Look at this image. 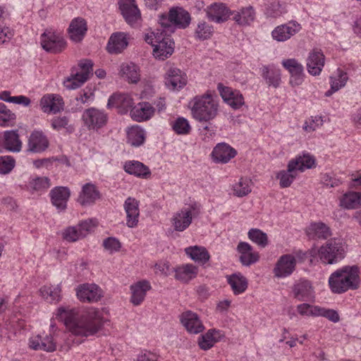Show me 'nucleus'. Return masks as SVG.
<instances>
[{
    "label": "nucleus",
    "instance_id": "69168bd1",
    "mask_svg": "<svg viewBox=\"0 0 361 361\" xmlns=\"http://www.w3.org/2000/svg\"><path fill=\"white\" fill-rule=\"evenodd\" d=\"M79 234V228L78 226L68 227L63 233V238L69 242H75L78 240L82 238V236Z\"/></svg>",
    "mask_w": 361,
    "mask_h": 361
},
{
    "label": "nucleus",
    "instance_id": "412c9836",
    "mask_svg": "<svg viewBox=\"0 0 361 361\" xmlns=\"http://www.w3.org/2000/svg\"><path fill=\"white\" fill-rule=\"evenodd\" d=\"M181 324L190 334H198L204 330V326L198 315L191 311L183 312L180 316Z\"/></svg>",
    "mask_w": 361,
    "mask_h": 361
},
{
    "label": "nucleus",
    "instance_id": "393cba45",
    "mask_svg": "<svg viewBox=\"0 0 361 361\" xmlns=\"http://www.w3.org/2000/svg\"><path fill=\"white\" fill-rule=\"evenodd\" d=\"M218 90L223 99L233 109H239L244 104V98L239 92H233L231 88L224 87L221 84L218 85Z\"/></svg>",
    "mask_w": 361,
    "mask_h": 361
},
{
    "label": "nucleus",
    "instance_id": "e433bc0d",
    "mask_svg": "<svg viewBox=\"0 0 361 361\" xmlns=\"http://www.w3.org/2000/svg\"><path fill=\"white\" fill-rule=\"evenodd\" d=\"M2 147L13 152H18L21 150L22 142L17 130H6L4 132Z\"/></svg>",
    "mask_w": 361,
    "mask_h": 361
},
{
    "label": "nucleus",
    "instance_id": "2eb2a0df",
    "mask_svg": "<svg viewBox=\"0 0 361 361\" xmlns=\"http://www.w3.org/2000/svg\"><path fill=\"white\" fill-rule=\"evenodd\" d=\"M77 296L83 302H97L102 296V290L95 284H82L77 288Z\"/></svg>",
    "mask_w": 361,
    "mask_h": 361
},
{
    "label": "nucleus",
    "instance_id": "6e6552de",
    "mask_svg": "<svg viewBox=\"0 0 361 361\" xmlns=\"http://www.w3.org/2000/svg\"><path fill=\"white\" fill-rule=\"evenodd\" d=\"M82 119L89 130H98L106 124L108 117L103 111L92 107L83 112Z\"/></svg>",
    "mask_w": 361,
    "mask_h": 361
},
{
    "label": "nucleus",
    "instance_id": "052dcab7",
    "mask_svg": "<svg viewBox=\"0 0 361 361\" xmlns=\"http://www.w3.org/2000/svg\"><path fill=\"white\" fill-rule=\"evenodd\" d=\"M338 76L341 78L340 83H336V80L331 79V90L325 92L326 97L331 96L334 92L338 91L340 88L343 87L348 80L347 74L343 71H338Z\"/></svg>",
    "mask_w": 361,
    "mask_h": 361
},
{
    "label": "nucleus",
    "instance_id": "72a5a7b5",
    "mask_svg": "<svg viewBox=\"0 0 361 361\" xmlns=\"http://www.w3.org/2000/svg\"><path fill=\"white\" fill-rule=\"evenodd\" d=\"M297 162L289 161L287 170H282L276 175L279 179L280 186L283 188L289 187L298 175Z\"/></svg>",
    "mask_w": 361,
    "mask_h": 361
},
{
    "label": "nucleus",
    "instance_id": "ea45409f",
    "mask_svg": "<svg viewBox=\"0 0 361 361\" xmlns=\"http://www.w3.org/2000/svg\"><path fill=\"white\" fill-rule=\"evenodd\" d=\"M185 253L195 262L205 264L209 259V254L205 247L201 246H190L185 249Z\"/></svg>",
    "mask_w": 361,
    "mask_h": 361
},
{
    "label": "nucleus",
    "instance_id": "3c124183",
    "mask_svg": "<svg viewBox=\"0 0 361 361\" xmlns=\"http://www.w3.org/2000/svg\"><path fill=\"white\" fill-rule=\"evenodd\" d=\"M16 118V114L11 112L4 103H0V126H13Z\"/></svg>",
    "mask_w": 361,
    "mask_h": 361
},
{
    "label": "nucleus",
    "instance_id": "4c0bfd02",
    "mask_svg": "<svg viewBox=\"0 0 361 361\" xmlns=\"http://www.w3.org/2000/svg\"><path fill=\"white\" fill-rule=\"evenodd\" d=\"M119 75L130 83H137L140 80L139 68L133 63H122Z\"/></svg>",
    "mask_w": 361,
    "mask_h": 361
},
{
    "label": "nucleus",
    "instance_id": "e2e57ef3",
    "mask_svg": "<svg viewBox=\"0 0 361 361\" xmlns=\"http://www.w3.org/2000/svg\"><path fill=\"white\" fill-rule=\"evenodd\" d=\"M322 124L323 119L322 116H312L309 121H305L303 130L307 133H311L314 131L318 127L322 126Z\"/></svg>",
    "mask_w": 361,
    "mask_h": 361
},
{
    "label": "nucleus",
    "instance_id": "864d4df0",
    "mask_svg": "<svg viewBox=\"0 0 361 361\" xmlns=\"http://www.w3.org/2000/svg\"><path fill=\"white\" fill-rule=\"evenodd\" d=\"M247 235L252 242L262 247H266L268 244L267 235L258 228H251Z\"/></svg>",
    "mask_w": 361,
    "mask_h": 361
},
{
    "label": "nucleus",
    "instance_id": "5701e85b",
    "mask_svg": "<svg viewBox=\"0 0 361 361\" xmlns=\"http://www.w3.org/2000/svg\"><path fill=\"white\" fill-rule=\"evenodd\" d=\"M30 347L35 350H42L47 352H54L56 349V345L51 335L42 336L37 335L29 341Z\"/></svg>",
    "mask_w": 361,
    "mask_h": 361
},
{
    "label": "nucleus",
    "instance_id": "f03ea898",
    "mask_svg": "<svg viewBox=\"0 0 361 361\" xmlns=\"http://www.w3.org/2000/svg\"><path fill=\"white\" fill-rule=\"evenodd\" d=\"M329 284L332 292L341 294L359 288V269L356 266H345L331 274Z\"/></svg>",
    "mask_w": 361,
    "mask_h": 361
},
{
    "label": "nucleus",
    "instance_id": "dca6fc26",
    "mask_svg": "<svg viewBox=\"0 0 361 361\" xmlns=\"http://www.w3.org/2000/svg\"><path fill=\"white\" fill-rule=\"evenodd\" d=\"M126 213V225L129 228L137 226L140 216L139 201L135 198L128 197L123 204Z\"/></svg>",
    "mask_w": 361,
    "mask_h": 361
},
{
    "label": "nucleus",
    "instance_id": "ddd939ff",
    "mask_svg": "<svg viewBox=\"0 0 361 361\" xmlns=\"http://www.w3.org/2000/svg\"><path fill=\"white\" fill-rule=\"evenodd\" d=\"M325 63V56L318 49L312 50L307 58V68L312 75H319Z\"/></svg>",
    "mask_w": 361,
    "mask_h": 361
},
{
    "label": "nucleus",
    "instance_id": "9d476101",
    "mask_svg": "<svg viewBox=\"0 0 361 361\" xmlns=\"http://www.w3.org/2000/svg\"><path fill=\"white\" fill-rule=\"evenodd\" d=\"M296 259L292 255H283L277 261L274 269L275 276L278 278L286 277L295 270Z\"/></svg>",
    "mask_w": 361,
    "mask_h": 361
},
{
    "label": "nucleus",
    "instance_id": "6ab92c4d",
    "mask_svg": "<svg viewBox=\"0 0 361 361\" xmlns=\"http://www.w3.org/2000/svg\"><path fill=\"white\" fill-rule=\"evenodd\" d=\"M40 106L44 113L56 114L63 110L64 103L58 94H47L41 99Z\"/></svg>",
    "mask_w": 361,
    "mask_h": 361
},
{
    "label": "nucleus",
    "instance_id": "aec40b11",
    "mask_svg": "<svg viewBox=\"0 0 361 361\" xmlns=\"http://www.w3.org/2000/svg\"><path fill=\"white\" fill-rule=\"evenodd\" d=\"M133 104V99L128 94L115 93L109 97L107 107H116L120 114H124L132 107Z\"/></svg>",
    "mask_w": 361,
    "mask_h": 361
},
{
    "label": "nucleus",
    "instance_id": "680f3d73",
    "mask_svg": "<svg viewBox=\"0 0 361 361\" xmlns=\"http://www.w3.org/2000/svg\"><path fill=\"white\" fill-rule=\"evenodd\" d=\"M15 166V160L13 157L6 156L0 157V173H8Z\"/></svg>",
    "mask_w": 361,
    "mask_h": 361
},
{
    "label": "nucleus",
    "instance_id": "a18cd8bd",
    "mask_svg": "<svg viewBox=\"0 0 361 361\" xmlns=\"http://www.w3.org/2000/svg\"><path fill=\"white\" fill-rule=\"evenodd\" d=\"M341 206L348 209L360 207L361 193L357 192L345 193L341 200Z\"/></svg>",
    "mask_w": 361,
    "mask_h": 361
},
{
    "label": "nucleus",
    "instance_id": "a211bd4d",
    "mask_svg": "<svg viewBox=\"0 0 361 361\" xmlns=\"http://www.w3.org/2000/svg\"><path fill=\"white\" fill-rule=\"evenodd\" d=\"M194 209L191 206L190 208L182 209L174 214L171 223L175 231L181 232L189 227L192 220V210Z\"/></svg>",
    "mask_w": 361,
    "mask_h": 361
},
{
    "label": "nucleus",
    "instance_id": "58836bf2",
    "mask_svg": "<svg viewBox=\"0 0 361 361\" xmlns=\"http://www.w3.org/2000/svg\"><path fill=\"white\" fill-rule=\"evenodd\" d=\"M227 281L235 295H239L245 292L247 288V280L240 273L228 276Z\"/></svg>",
    "mask_w": 361,
    "mask_h": 361
},
{
    "label": "nucleus",
    "instance_id": "49530a36",
    "mask_svg": "<svg viewBox=\"0 0 361 361\" xmlns=\"http://www.w3.org/2000/svg\"><path fill=\"white\" fill-rule=\"evenodd\" d=\"M262 78L269 86L278 87L281 82V72L278 69L270 68L269 66H263Z\"/></svg>",
    "mask_w": 361,
    "mask_h": 361
},
{
    "label": "nucleus",
    "instance_id": "37998d69",
    "mask_svg": "<svg viewBox=\"0 0 361 361\" xmlns=\"http://www.w3.org/2000/svg\"><path fill=\"white\" fill-rule=\"evenodd\" d=\"M125 171L138 177H146L150 174L149 168L137 161H130L124 165Z\"/></svg>",
    "mask_w": 361,
    "mask_h": 361
},
{
    "label": "nucleus",
    "instance_id": "4468645a",
    "mask_svg": "<svg viewBox=\"0 0 361 361\" xmlns=\"http://www.w3.org/2000/svg\"><path fill=\"white\" fill-rule=\"evenodd\" d=\"M294 298L299 301H312L314 289L312 283L307 280H300L295 283L292 287Z\"/></svg>",
    "mask_w": 361,
    "mask_h": 361
},
{
    "label": "nucleus",
    "instance_id": "a19ab883",
    "mask_svg": "<svg viewBox=\"0 0 361 361\" xmlns=\"http://www.w3.org/2000/svg\"><path fill=\"white\" fill-rule=\"evenodd\" d=\"M222 334L220 331L216 329H209L205 334L202 335L199 339L198 343L201 349H210L215 343L218 342Z\"/></svg>",
    "mask_w": 361,
    "mask_h": 361
},
{
    "label": "nucleus",
    "instance_id": "39448f33",
    "mask_svg": "<svg viewBox=\"0 0 361 361\" xmlns=\"http://www.w3.org/2000/svg\"><path fill=\"white\" fill-rule=\"evenodd\" d=\"M80 71H72L69 77L64 81V86L68 90H75L80 87L89 78L90 75L92 73L93 63L91 60L84 59L78 63Z\"/></svg>",
    "mask_w": 361,
    "mask_h": 361
},
{
    "label": "nucleus",
    "instance_id": "9b49d317",
    "mask_svg": "<svg viewBox=\"0 0 361 361\" xmlns=\"http://www.w3.org/2000/svg\"><path fill=\"white\" fill-rule=\"evenodd\" d=\"M207 18L215 23H221L226 21L233 13L223 3H214L206 8Z\"/></svg>",
    "mask_w": 361,
    "mask_h": 361
},
{
    "label": "nucleus",
    "instance_id": "f257e3e1",
    "mask_svg": "<svg viewBox=\"0 0 361 361\" xmlns=\"http://www.w3.org/2000/svg\"><path fill=\"white\" fill-rule=\"evenodd\" d=\"M56 318L63 322L73 334L84 337L96 334L104 323L101 312L94 308L59 307Z\"/></svg>",
    "mask_w": 361,
    "mask_h": 361
},
{
    "label": "nucleus",
    "instance_id": "bb28decb",
    "mask_svg": "<svg viewBox=\"0 0 361 361\" xmlns=\"http://www.w3.org/2000/svg\"><path fill=\"white\" fill-rule=\"evenodd\" d=\"M187 83L185 75H183L180 69L170 68L165 78L166 87L172 90L183 88Z\"/></svg>",
    "mask_w": 361,
    "mask_h": 361
},
{
    "label": "nucleus",
    "instance_id": "20e7f679",
    "mask_svg": "<svg viewBox=\"0 0 361 361\" xmlns=\"http://www.w3.org/2000/svg\"><path fill=\"white\" fill-rule=\"evenodd\" d=\"M345 244L341 238H331L321 246L318 253L321 261L325 264H336L344 258Z\"/></svg>",
    "mask_w": 361,
    "mask_h": 361
},
{
    "label": "nucleus",
    "instance_id": "a878e982",
    "mask_svg": "<svg viewBox=\"0 0 361 361\" xmlns=\"http://www.w3.org/2000/svg\"><path fill=\"white\" fill-rule=\"evenodd\" d=\"M128 44V42L125 33H113L109 39L106 50L111 54H118L121 53Z\"/></svg>",
    "mask_w": 361,
    "mask_h": 361
},
{
    "label": "nucleus",
    "instance_id": "774afa93",
    "mask_svg": "<svg viewBox=\"0 0 361 361\" xmlns=\"http://www.w3.org/2000/svg\"><path fill=\"white\" fill-rule=\"evenodd\" d=\"M322 183L324 185L329 188L337 187L341 184V181L328 173H325L322 176Z\"/></svg>",
    "mask_w": 361,
    "mask_h": 361
},
{
    "label": "nucleus",
    "instance_id": "1a4fd4ad",
    "mask_svg": "<svg viewBox=\"0 0 361 361\" xmlns=\"http://www.w3.org/2000/svg\"><path fill=\"white\" fill-rule=\"evenodd\" d=\"M281 64L290 75L289 82L292 86H298L302 83L305 75L304 68L298 60L295 59H284Z\"/></svg>",
    "mask_w": 361,
    "mask_h": 361
},
{
    "label": "nucleus",
    "instance_id": "6e6d98bb",
    "mask_svg": "<svg viewBox=\"0 0 361 361\" xmlns=\"http://www.w3.org/2000/svg\"><path fill=\"white\" fill-rule=\"evenodd\" d=\"M173 130L178 135L188 134L191 127L188 120L183 117L178 118L173 123Z\"/></svg>",
    "mask_w": 361,
    "mask_h": 361
},
{
    "label": "nucleus",
    "instance_id": "4d7b16f0",
    "mask_svg": "<svg viewBox=\"0 0 361 361\" xmlns=\"http://www.w3.org/2000/svg\"><path fill=\"white\" fill-rule=\"evenodd\" d=\"M172 20L171 19L170 12L168 16L161 15L159 18V24L161 29H159V32H163L164 35H170L171 33L175 31L173 24H172Z\"/></svg>",
    "mask_w": 361,
    "mask_h": 361
},
{
    "label": "nucleus",
    "instance_id": "4be33fe9",
    "mask_svg": "<svg viewBox=\"0 0 361 361\" xmlns=\"http://www.w3.org/2000/svg\"><path fill=\"white\" fill-rule=\"evenodd\" d=\"M51 203L59 210H64L71 195L70 190L66 187H55L50 191Z\"/></svg>",
    "mask_w": 361,
    "mask_h": 361
},
{
    "label": "nucleus",
    "instance_id": "79ce46f5",
    "mask_svg": "<svg viewBox=\"0 0 361 361\" xmlns=\"http://www.w3.org/2000/svg\"><path fill=\"white\" fill-rule=\"evenodd\" d=\"M197 274V267L191 264H187L176 269L175 278L187 283Z\"/></svg>",
    "mask_w": 361,
    "mask_h": 361
},
{
    "label": "nucleus",
    "instance_id": "0e129e2a",
    "mask_svg": "<svg viewBox=\"0 0 361 361\" xmlns=\"http://www.w3.org/2000/svg\"><path fill=\"white\" fill-rule=\"evenodd\" d=\"M103 246L106 250L112 253L120 250L121 243L117 238L109 237L103 241Z\"/></svg>",
    "mask_w": 361,
    "mask_h": 361
},
{
    "label": "nucleus",
    "instance_id": "473e14b6",
    "mask_svg": "<svg viewBox=\"0 0 361 361\" xmlns=\"http://www.w3.org/2000/svg\"><path fill=\"white\" fill-rule=\"evenodd\" d=\"M154 108L148 102L139 103L130 110L131 118L137 122L148 120L154 114Z\"/></svg>",
    "mask_w": 361,
    "mask_h": 361
},
{
    "label": "nucleus",
    "instance_id": "2f4dec72",
    "mask_svg": "<svg viewBox=\"0 0 361 361\" xmlns=\"http://www.w3.org/2000/svg\"><path fill=\"white\" fill-rule=\"evenodd\" d=\"M151 286L147 281H140L130 286L132 293L130 301L134 305H139L145 299L146 293Z\"/></svg>",
    "mask_w": 361,
    "mask_h": 361
},
{
    "label": "nucleus",
    "instance_id": "13d9d810",
    "mask_svg": "<svg viewBox=\"0 0 361 361\" xmlns=\"http://www.w3.org/2000/svg\"><path fill=\"white\" fill-rule=\"evenodd\" d=\"M313 314L314 316H322L330 321L336 323L340 320L339 315L336 310L322 308L317 306V308H314Z\"/></svg>",
    "mask_w": 361,
    "mask_h": 361
},
{
    "label": "nucleus",
    "instance_id": "de8ad7c7",
    "mask_svg": "<svg viewBox=\"0 0 361 361\" xmlns=\"http://www.w3.org/2000/svg\"><path fill=\"white\" fill-rule=\"evenodd\" d=\"M252 182L247 178H240L239 180L233 185V195L242 197L247 195L252 191Z\"/></svg>",
    "mask_w": 361,
    "mask_h": 361
},
{
    "label": "nucleus",
    "instance_id": "09e8293b",
    "mask_svg": "<svg viewBox=\"0 0 361 361\" xmlns=\"http://www.w3.org/2000/svg\"><path fill=\"white\" fill-rule=\"evenodd\" d=\"M128 143L138 147L143 144L145 137L143 130L138 127L130 128L127 133Z\"/></svg>",
    "mask_w": 361,
    "mask_h": 361
},
{
    "label": "nucleus",
    "instance_id": "bf43d9fd",
    "mask_svg": "<svg viewBox=\"0 0 361 361\" xmlns=\"http://www.w3.org/2000/svg\"><path fill=\"white\" fill-rule=\"evenodd\" d=\"M97 225L96 219H87L85 220L78 224V227L79 228V235H82V238L86 237L90 233L94 227Z\"/></svg>",
    "mask_w": 361,
    "mask_h": 361
},
{
    "label": "nucleus",
    "instance_id": "5fc2aeb1",
    "mask_svg": "<svg viewBox=\"0 0 361 361\" xmlns=\"http://www.w3.org/2000/svg\"><path fill=\"white\" fill-rule=\"evenodd\" d=\"M50 186V180L47 177H37L30 182V188L37 192L44 191Z\"/></svg>",
    "mask_w": 361,
    "mask_h": 361
},
{
    "label": "nucleus",
    "instance_id": "f3484780",
    "mask_svg": "<svg viewBox=\"0 0 361 361\" xmlns=\"http://www.w3.org/2000/svg\"><path fill=\"white\" fill-rule=\"evenodd\" d=\"M100 198L101 194L96 185L92 183H87L82 185L78 202L82 206H89L94 204Z\"/></svg>",
    "mask_w": 361,
    "mask_h": 361
},
{
    "label": "nucleus",
    "instance_id": "603ef678",
    "mask_svg": "<svg viewBox=\"0 0 361 361\" xmlns=\"http://www.w3.org/2000/svg\"><path fill=\"white\" fill-rule=\"evenodd\" d=\"M290 161L297 162L296 169L298 171H303L305 169H311L315 165V159L310 154H303Z\"/></svg>",
    "mask_w": 361,
    "mask_h": 361
},
{
    "label": "nucleus",
    "instance_id": "f8f14e48",
    "mask_svg": "<svg viewBox=\"0 0 361 361\" xmlns=\"http://www.w3.org/2000/svg\"><path fill=\"white\" fill-rule=\"evenodd\" d=\"M301 26L296 21L292 20L287 24L277 26L271 32L274 39L278 42H284L298 33Z\"/></svg>",
    "mask_w": 361,
    "mask_h": 361
},
{
    "label": "nucleus",
    "instance_id": "7c9ffc66",
    "mask_svg": "<svg viewBox=\"0 0 361 361\" xmlns=\"http://www.w3.org/2000/svg\"><path fill=\"white\" fill-rule=\"evenodd\" d=\"M120 9L123 18L129 24L134 23L140 17V12L134 0H124L120 4Z\"/></svg>",
    "mask_w": 361,
    "mask_h": 361
},
{
    "label": "nucleus",
    "instance_id": "7ed1b4c3",
    "mask_svg": "<svg viewBox=\"0 0 361 361\" xmlns=\"http://www.w3.org/2000/svg\"><path fill=\"white\" fill-rule=\"evenodd\" d=\"M192 117L200 123H209L219 111V103L211 93L195 96L190 102Z\"/></svg>",
    "mask_w": 361,
    "mask_h": 361
},
{
    "label": "nucleus",
    "instance_id": "423d86ee",
    "mask_svg": "<svg viewBox=\"0 0 361 361\" xmlns=\"http://www.w3.org/2000/svg\"><path fill=\"white\" fill-rule=\"evenodd\" d=\"M41 45L46 51L58 54L66 49V42L59 33L47 30L41 35Z\"/></svg>",
    "mask_w": 361,
    "mask_h": 361
},
{
    "label": "nucleus",
    "instance_id": "c03bdc74",
    "mask_svg": "<svg viewBox=\"0 0 361 361\" xmlns=\"http://www.w3.org/2000/svg\"><path fill=\"white\" fill-rule=\"evenodd\" d=\"M255 17V13L252 6L243 8L240 11L234 13L233 19L240 25H250Z\"/></svg>",
    "mask_w": 361,
    "mask_h": 361
},
{
    "label": "nucleus",
    "instance_id": "0eeeda50",
    "mask_svg": "<svg viewBox=\"0 0 361 361\" xmlns=\"http://www.w3.org/2000/svg\"><path fill=\"white\" fill-rule=\"evenodd\" d=\"M155 43L154 44L153 55L156 59L164 60L169 57L174 51V42L171 39L170 35H163L155 36Z\"/></svg>",
    "mask_w": 361,
    "mask_h": 361
},
{
    "label": "nucleus",
    "instance_id": "c9c22d12",
    "mask_svg": "<svg viewBox=\"0 0 361 361\" xmlns=\"http://www.w3.org/2000/svg\"><path fill=\"white\" fill-rule=\"evenodd\" d=\"M306 233L311 239H326L331 235L329 227L322 222L311 224L307 228Z\"/></svg>",
    "mask_w": 361,
    "mask_h": 361
},
{
    "label": "nucleus",
    "instance_id": "b1692460",
    "mask_svg": "<svg viewBox=\"0 0 361 361\" xmlns=\"http://www.w3.org/2000/svg\"><path fill=\"white\" fill-rule=\"evenodd\" d=\"M237 250L240 254L239 259L244 266L249 267L259 260L258 252H254L252 247L247 243L240 242L237 246Z\"/></svg>",
    "mask_w": 361,
    "mask_h": 361
},
{
    "label": "nucleus",
    "instance_id": "c756f323",
    "mask_svg": "<svg viewBox=\"0 0 361 361\" xmlns=\"http://www.w3.org/2000/svg\"><path fill=\"white\" fill-rule=\"evenodd\" d=\"M86 21L82 18H75L70 23L68 33L70 38L75 42H80L87 32Z\"/></svg>",
    "mask_w": 361,
    "mask_h": 361
},
{
    "label": "nucleus",
    "instance_id": "c85d7f7f",
    "mask_svg": "<svg viewBox=\"0 0 361 361\" xmlns=\"http://www.w3.org/2000/svg\"><path fill=\"white\" fill-rule=\"evenodd\" d=\"M212 154L215 161L225 164L235 156L236 151L226 143H220L214 148Z\"/></svg>",
    "mask_w": 361,
    "mask_h": 361
},
{
    "label": "nucleus",
    "instance_id": "8fccbe9b",
    "mask_svg": "<svg viewBox=\"0 0 361 361\" xmlns=\"http://www.w3.org/2000/svg\"><path fill=\"white\" fill-rule=\"evenodd\" d=\"M214 32L213 26L205 21L198 23L195 31V37L200 40L209 39Z\"/></svg>",
    "mask_w": 361,
    "mask_h": 361
},
{
    "label": "nucleus",
    "instance_id": "338daca9",
    "mask_svg": "<svg viewBox=\"0 0 361 361\" xmlns=\"http://www.w3.org/2000/svg\"><path fill=\"white\" fill-rule=\"evenodd\" d=\"M69 123L68 117L56 116L51 120V125L53 129L59 130L61 128H66Z\"/></svg>",
    "mask_w": 361,
    "mask_h": 361
},
{
    "label": "nucleus",
    "instance_id": "cd10ccee",
    "mask_svg": "<svg viewBox=\"0 0 361 361\" xmlns=\"http://www.w3.org/2000/svg\"><path fill=\"white\" fill-rule=\"evenodd\" d=\"M49 146V141L42 131H33L28 140V151L39 153L44 152Z\"/></svg>",
    "mask_w": 361,
    "mask_h": 361
},
{
    "label": "nucleus",
    "instance_id": "f704fd0d",
    "mask_svg": "<svg viewBox=\"0 0 361 361\" xmlns=\"http://www.w3.org/2000/svg\"><path fill=\"white\" fill-rule=\"evenodd\" d=\"M170 16L174 27L185 28L190 23V13L180 7L171 8Z\"/></svg>",
    "mask_w": 361,
    "mask_h": 361
}]
</instances>
